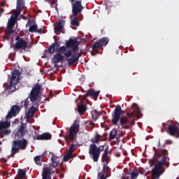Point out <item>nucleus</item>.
Wrapping results in <instances>:
<instances>
[{"instance_id": "nucleus-1", "label": "nucleus", "mask_w": 179, "mask_h": 179, "mask_svg": "<svg viewBox=\"0 0 179 179\" xmlns=\"http://www.w3.org/2000/svg\"><path fill=\"white\" fill-rule=\"evenodd\" d=\"M122 114V108L120 105H117L111 115L113 125H117L120 122L122 129H130L131 127L135 125V120H129L125 116H121Z\"/></svg>"}, {"instance_id": "nucleus-2", "label": "nucleus", "mask_w": 179, "mask_h": 179, "mask_svg": "<svg viewBox=\"0 0 179 179\" xmlns=\"http://www.w3.org/2000/svg\"><path fill=\"white\" fill-rule=\"evenodd\" d=\"M29 141L26 138H22L20 140H15L12 142L11 145V157H15L16 153H19V150H26L27 148V144Z\"/></svg>"}, {"instance_id": "nucleus-3", "label": "nucleus", "mask_w": 179, "mask_h": 179, "mask_svg": "<svg viewBox=\"0 0 179 179\" xmlns=\"http://www.w3.org/2000/svg\"><path fill=\"white\" fill-rule=\"evenodd\" d=\"M79 128H80L79 120H75L73 125H71L69 129V134L64 136V139L66 142L76 141V138H78V132H79Z\"/></svg>"}, {"instance_id": "nucleus-4", "label": "nucleus", "mask_w": 179, "mask_h": 179, "mask_svg": "<svg viewBox=\"0 0 179 179\" xmlns=\"http://www.w3.org/2000/svg\"><path fill=\"white\" fill-rule=\"evenodd\" d=\"M16 43L13 46V42L10 43V48L14 47V50L19 51V50H24L26 51L27 48H31V46L29 45V41L24 38H21L20 36L15 38Z\"/></svg>"}, {"instance_id": "nucleus-5", "label": "nucleus", "mask_w": 179, "mask_h": 179, "mask_svg": "<svg viewBox=\"0 0 179 179\" xmlns=\"http://www.w3.org/2000/svg\"><path fill=\"white\" fill-rule=\"evenodd\" d=\"M104 150V145L97 147L96 144H91L89 148V155L94 162H99L100 153Z\"/></svg>"}, {"instance_id": "nucleus-6", "label": "nucleus", "mask_w": 179, "mask_h": 179, "mask_svg": "<svg viewBox=\"0 0 179 179\" xmlns=\"http://www.w3.org/2000/svg\"><path fill=\"white\" fill-rule=\"evenodd\" d=\"M67 50H68V47H66V46L65 45L61 46V42L55 41V43L50 45L48 48V50L45 51V52L48 51L49 54H54L55 51H57V52H59V54H64V52H66Z\"/></svg>"}, {"instance_id": "nucleus-7", "label": "nucleus", "mask_w": 179, "mask_h": 179, "mask_svg": "<svg viewBox=\"0 0 179 179\" xmlns=\"http://www.w3.org/2000/svg\"><path fill=\"white\" fill-rule=\"evenodd\" d=\"M157 155L158 157H160V156H162V159L161 162L158 161V163L155 164L154 169L155 170H162L163 167H164V163L167 162V159H169V151L166 150H159Z\"/></svg>"}, {"instance_id": "nucleus-8", "label": "nucleus", "mask_w": 179, "mask_h": 179, "mask_svg": "<svg viewBox=\"0 0 179 179\" xmlns=\"http://www.w3.org/2000/svg\"><path fill=\"white\" fill-rule=\"evenodd\" d=\"M22 108H23V102L12 106L6 116V120H12L13 117H16L20 113Z\"/></svg>"}, {"instance_id": "nucleus-9", "label": "nucleus", "mask_w": 179, "mask_h": 179, "mask_svg": "<svg viewBox=\"0 0 179 179\" xmlns=\"http://www.w3.org/2000/svg\"><path fill=\"white\" fill-rule=\"evenodd\" d=\"M24 0H17L16 11L13 15H11L8 21L16 23L17 22V17L23 9H24Z\"/></svg>"}, {"instance_id": "nucleus-10", "label": "nucleus", "mask_w": 179, "mask_h": 179, "mask_svg": "<svg viewBox=\"0 0 179 179\" xmlns=\"http://www.w3.org/2000/svg\"><path fill=\"white\" fill-rule=\"evenodd\" d=\"M40 90H41V85L37 83L30 92L29 98L30 99L31 103H34V106H37V104L34 103L38 100V97L40 96Z\"/></svg>"}, {"instance_id": "nucleus-11", "label": "nucleus", "mask_w": 179, "mask_h": 179, "mask_svg": "<svg viewBox=\"0 0 179 179\" xmlns=\"http://www.w3.org/2000/svg\"><path fill=\"white\" fill-rule=\"evenodd\" d=\"M72 6V15L76 17L77 15L82 13V10L85 9V7L82 6V1H76L71 3Z\"/></svg>"}, {"instance_id": "nucleus-12", "label": "nucleus", "mask_w": 179, "mask_h": 179, "mask_svg": "<svg viewBox=\"0 0 179 179\" xmlns=\"http://www.w3.org/2000/svg\"><path fill=\"white\" fill-rule=\"evenodd\" d=\"M50 160L51 163L50 164V166L44 167L43 172L45 169L50 168L52 169L51 174H54V171H57V173H58V169H57V167H58V164H59V159H58V156L52 153L50 157Z\"/></svg>"}, {"instance_id": "nucleus-13", "label": "nucleus", "mask_w": 179, "mask_h": 179, "mask_svg": "<svg viewBox=\"0 0 179 179\" xmlns=\"http://www.w3.org/2000/svg\"><path fill=\"white\" fill-rule=\"evenodd\" d=\"M110 43V38L107 37H103L99 40H97L93 45H92V50L96 51L99 50V48H101V47H104V45H107Z\"/></svg>"}, {"instance_id": "nucleus-14", "label": "nucleus", "mask_w": 179, "mask_h": 179, "mask_svg": "<svg viewBox=\"0 0 179 179\" xmlns=\"http://www.w3.org/2000/svg\"><path fill=\"white\" fill-rule=\"evenodd\" d=\"M67 48H72L73 52L76 54L79 51V42L76 39L70 38L66 41Z\"/></svg>"}, {"instance_id": "nucleus-15", "label": "nucleus", "mask_w": 179, "mask_h": 179, "mask_svg": "<svg viewBox=\"0 0 179 179\" xmlns=\"http://www.w3.org/2000/svg\"><path fill=\"white\" fill-rule=\"evenodd\" d=\"M131 113H127L126 118L129 120H132V117L134 115H136L137 117H141L142 113H141V110H139V107L136 104H133L131 107Z\"/></svg>"}, {"instance_id": "nucleus-16", "label": "nucleus", "mask_w": 179, "mask_h": 179, "mask_svg": "<svg viewBox=\"0 0 179 179\" xmlns=\"http://www.w3.org/2000/svg\"><path fill=\"white\" fill-rule=\"evenodd\" d=\"M27 124L23 122H21L20 127H18L17 131H15V136L17 138H22L26 134V128Z\"/></svg>"}, {"instance_id": "nucleus-17", "label": "nucleus", "mask_w": 179, "mask_h": 179, "mask_svg": "<svg viewBox=\"0 0 179 179\" xmlns=\"http://www.w3.org/2000/svg\"><path fill=\"white\" fill-rule=\"evenodd\" d=\"M55 28L59 33H62L63 34H65V29L64 27L65 26V20H59L55 24Z\"/></svg>"}, {"instance_id": "nucleus-18", "label": "nucleus", "mask_w": 179, "mask_h": 179, "mask_svg": "<svg viewBox=\"0 0 179 179\" xmlns=\"http://www.w3.org/2000/svg\"><path fill=\"white\" fill-rule=\"evenodd\" d=\"M80 57H81L80 53H76V54H73L71 58L67 59V62L69 66H71V65H73V64H75L76 62H78Z\"/></svg>"}, {"instance_id": "nucleus-19", "label": "nucleus", "mask_w": 179, "mask_h": 179, "mask_svg": "<svg viewBox=\"0 0 179 179\" xmlns=\"http://www.w3.org/2000/svg\"><path fill=\"white\" fill-rule=\"evenodd\" d=\"M11 80L12 83L15 82V83H19V77L20 76V71L19 69H14L13 71L11 72Z\"/></svg>"}, {"instance_id": "nucleus-20", "label": "nucleus", "mask_w": 179, "mask_h": 179, "mask_svg": "<svg viewBox=\"0 0 179 179\" xmlns=\"http://www.w3.org/2000/svg\"><path fill=\"white\" fill-rule=\"evenodd\" d=\"M64 59L65 57L62 56L61 53H57L53 56L52 62H53V64H59V62H62Z\"/></svg>"}, {"instance_id": "nucleus-21", "label": "nucleus", "mask_w": 179, "mask_h": 179, "mask_svg": "<svg viewBox=\"0 0 179 179\" xmlns=\"http://www.w3.org/2000/svg\"><path fill=\"white\" fill-rule=\"evenodd\" d=\"M51 173H52L51 168H45L42 173V179H51Z\"/></svg>"}, {"instance_id": "nucleus-22", "label": "nucleus", "mask_w": 179, "mask_h": 179, "mask_svg": "<svg viewBox=\"0 0 179 179\" xmlns=\"http://www.w3.org/2000/svg\"><path fill=\"white\" fill-rule=\"evenodd\" d=\"M100 94V91H94V90H89L87 91L86 94L84 95L85 99L90 96L91 97H97Z\"/></svg>"}, {"instance_id": "nucleus-23", "label": "nucleus", "mask_w": 179, "mask_h": 179, "mask_svg": "<svg viewBox=\"0 0 179 179\" xmlns=\"http://www.w3.org/2000/svg\"><path fill=\"white\" fill-rule=\"evenodd\" d=\"M52 138V136L50 133H43L41 136L36 137L37 141H49V139H51Z\"/></svg>"}, {"instance_id": "nucleus-24", "label": "nucleus", "mask_w": 179, "mask_h": 179, "mask_svg": "<svg viewBox=\"0 0 179 179\" xmlns=\"http://www.w3.org/2000/svg\"><path fill=\"white\" fill-rule=\"evenodd\" d=\"M87 110V107L86 105H77V111L80 114V115H83L85 113H86V110Z\"/></svg>"}, {"instance_id": "nucleus-25", "label": "nucleus", "mask_w": 179, "mask_h": 179, "mask_svg": "<svg viewBox=\"0 0 179 179\" xmlns=\"http://www.w3.org/2000/svg\"><path fill=\"white\" fill-rule=\"evenodd\" d=\"M162 170L155 169H152V178L159 179L160 178V176H162Z\"/></svg>"}, {"instance_id": "nucleus-26", "label": "nucleus", "mask_w": 179, "mask_h": 179, "mask_svg": "<svg viewBox=\"0 0 179 179\" xmlns=\"http://www.w3.org/2000/svg\"><path fill=\"white\" fill-rule=\"evenodd\" d=\"M34 113H36V107L31 106L29 110L26 115L27 120H30L31 117H33L34 115Z\"/></svg>"}, {"instance_id": "nucleus-27", "label": "nucleus", "mask_w": 179, "mask_h": 179, "mask_svg": "<svg viewBox=\"0 0 179 179\" xmlns=\"http://www.w3.org/2000/svg\"><path fill=\"white\" fill-rule=\"evenodd\" d=\"M45 153H47V151L45 152L43 155H38L34 157V160L36 163V164H38L39 166H41V163H43V159H44V157H43V156H44L45 155Z\"/></svg>"}, {"instance_id": "nucleus-28", "label": "nucleus", "mask_w": 179, "mask_h": 179, "mask_svg": "<svg viewBox=\"0 0 179 179\" xmlns=\"http://www.w3.org/2000/svg\"><path fill=\"white\" fill-rule=\"evenodd\" d=\"M91 114H92V120H94V121H97L100 115H101L102 113L99 112L96 110H94L91 112Z\"/></svg>"}, {"instance_id": "nucleus-29", "label": "nucleus", "mask_w": 179, "mask_h": 179, "mask_svg": "<svg viewBox=\"0 0 179 179\" xmlns=\"http://www.w3.org/2000/svg\"><path fill=\"white\" fill-rule=\"evenodd\" d=\"M16 85H17V83L10 80V85L7 87V90H10L9 92L13 93V92L16 91Z\"/></svg>"}, {"instance_id": "nucleus-30", "label": "nucleus", "mask_w": 179, "mask_h": 179, "mask_svg": "<svg viewBox=\"0 0 179 179\" xmlns=\"http://www.w3.org/2000/svg\"><path fill=\"white\" fill-rule=\"evenodd\" d=\"M100 139H101V136L96 133V136H94L90 139V142L92 143V145H96V143H99L100 142Z\"/></svg>"}, {"instance_id": "nucleus-31", "label": "nucleus", "mask_w": 179, "mask_h": 179, "mask_svg": "<svg viewBox=\"0 0 179 179\" xmlns=\"http://www.w3.org/2000/svg\"><path fill=\"white\" fill-rule=\"evenodd\" d=\"M10 127V122L8 121L0 122V131H3V129H6V128H9Z\"/></svg>"}, {"instance_id": "nucleus-32", "label": "nucleus", "mask_w": 179, "mask_h": 179, "mask_svg": "<svg viewBox=\"0 0 179 179\" xmlns=\"http://www.w3.org/2000/svg\"><path fill=\"white\" fill-rule=\"evenodd\" d=\"M117 134L118 131H117V129H113L109 133V139H110V141H113V139L117 136Z\"/></svg>"}, {"instance_id": "nucleus-33", "label": "nucleus", "mask_w": 179, "mask_h": 179, "mask_svg": "<svg viewBox=\"0 0 179 179\" xmlns=\"http://www.w3.org/2000/svg\"><path fill=\"white\" fill-rule=\"evenodd\" d=\"M24 176H26V171H24L23 169H19L17 175V178L23 179Z\"/></svg>"}, {"instance_id": "nucleus-34", "label": "nucleus", "mask_w": 179, "mask_h": 179, "mask_svg": "<svg viewBox=\"0 0 179 179\" xmlns=\"http://www.w3.org/2000/svg\"><path fill=\"white\" fill-rule=\"evenodd\" d=\"M71 159H73V155L71 152H67L66 155L64 156L63 160L64 162H69Z\"/></svg>"}, {"instance_id": "nucleus-35", "label": "nucleus", "mask_w": 179, "mask_h": 179, "mask_svg": "<svg viewBox=\"0 0 179 179\" xmlns=\"http://www.w3.org/2000/svg\"><path fill=\"white\" fill-rule=\"evenodd\" d=\"M37 29H38V25H37V24H34L31 25L29 29V31H30V33H36Z\"/></svg>"}, {"instance_id": "nucleus-36", "label": "nucleus", "mask_w": 179, "mask_h": 179, "mask_svg": "<svg viewBox=\"0 0 179 179\" xmlns=\"http://www.w3.org/2000/svg\"><path fill=\"white\" fill-rule=\"evenodd\" d=\"M73 19L71 20V24L72 26H77V27H79V20H78V18L76 17V16H73Z\"/></svg>"}, {"instance_id": "nucleus-37", "label": "nucleus", "mask_w": 179, "mask_h": 179, "mask_svg": "<svg viewBox=\"0 0 179 179\" xmlns=\"http://www.w3.org/2000/svg\"><path fill=\"white\" fill-rule=\"evenodd\" d=\"M102 159H104V160H108V147L105 148Z\"/></svg>"}, {"instance_id": "nucleus-38", "label": "nucleus", "mask_w": 179, "mask_h": 179, "mask_svg": "<svg viewBox=\"0 0 179 179\" xmlns=\"http://www.w3.org/2000/svg\"><path fill=\"white\" fill-rule=\"evenodd\" d=\"M75 150H76V145L71 143L69 148L68 152L73 154Z\"/></svg>"}, {"instance_id": "nucleus-39", "label": "nucleus", "mask_w": 179, "mask_h": 179, "mask_svg": "<svg viewBox=\"0 0 179 179\" xmlns=\"http://www.w3.org/2000/svg\"><path fill=\"white\" fill-rule=\"evenodd\" d=\"M22 103L23 107H24L25 110H27L29 108V103L30 101H29V98H27L24 101H21Z\"/></svg>"}, {"instance_id": "nucleus-40", "label": "nucleus", "mask_w": 179, "mask_h": 179, "mask_svg": "<svg viewBox=\"0 0 179 179\" xmlns=\"http://www.w3.org/2000/svg\"><path fill=\"white\" fill-rule=\"evenodd\" d=\"M138 176H139V172L134 171L131 173L130 179H137Z\"/></svg>"}, {"instance_id": "nucleus-41", "label": "nucleus", "mask_w": 179, "mask_h": 179, "mask_svg": "<svg viewBox=\"0 0 179 179\" xmlns=\"http://www.w3.org/2000/svg\"><path fill=\"white\" fill-rule=\"evenodd\" d=\"M109 170H110V167L108 166L106 164H103L102 174H105V175L107 174Z\"/></svg>"}, {"instance_id": "nucleus-42", "label": "nucleus", "mask_w": 179, "mask_h": 179, "mask_svg": "<svg viewBox=\"0 0 179 179\" xmlns=\"http://www.w3.org/2000/svg\"><path fill=\"white\" fill-rule=\"evenodd\" d=\"M13 28H9L7 27V29H6V34L7 36H10L11 34H13Z\"/></svg>"}, {"instance_id": "nucleus-43", "label": "nucleus", "mask_w": 179, "mask_h": 179, "mask_svg": "<svg viewBox=\"0 0 179 179\" xmlns=\"http://www.w3.org/2000/svg\"><path fill=\"white\" fill-rule=\"evenodd\" d=\"M64 57H66V58H69L70 57H72V50H66L64 52Z\"/></svg>"}, {"instance_id": "nucleus-44", "label": "nucleus", "mask_w": 179, "mask_h": 179, "mask_svg": "<svg viewBox=\"0 0 179 179\" xmlns=\"http://www.w3.org/2000/svg\"><path fill=\"white\" fill-rule=\"evenodd\" d=\"M15 22H13L12 21L8 20V24H7V27L13 29V27H15Z\"/></svg>"}, {"instance_id": "nucleus-45", "label": "nucleus", "mask_w": 179, "mask_h": 179, "mask_svg": "<svg viewBox=\"0 0 179 179\" xmlns=\"http://www.w3.org/2000/svg\"><path fill=\"white\" fill-rule=\"evenodd\" d=\"M129 173L122 174L121 179H129Z\"/></svg>"}, {"instance_id": "nucleus-46", "label": "nucleus", "mask_w": 179, "mask_h": 179, "mask_svg": "<svg viewBox=\"0 0 179 179\" xmlns=\"http://www.w3.org/2000/svg\"><path fill=\"white\" fill-rule=\"evenodd\" d=\"M1 134H3V135H9V134H10V130L9 129L2 130Z\"/></svg>"}, {"instance_id": "nucleus-47", "label": "nucleus", "mask_w": 179, "mask_h": 179, "mask_svg": "<svg viewBox=\"0 0 179 179\" xmlns=\"http://www.w3.org/2000/svg\"><path fill=\"white\" fill-rule=\"evenodd\" d=\"M155 159H150L149 161H148V163H149V164H150V166H155Z\"/></svg>"}, {"instance_id": "nucleus-48", "label": "nucleus", "mask_w": 179, "mask_h": 179, "mask_svg": "<svg viewBox=\"0 0 179 179\" xmlns=\"http://www.w3.org/2000/svg\"><path fill=\"white\" fill-rule=\"evenodd\" d=\"M95 51H96V52H95ZM96 52H99V50H97V49H96V50H93V51L91 52V54H92V55L93 57H94L95 55H97Z\"/></svg>"}, {"instance_id": "nucleus-49", "label": "nucleus", "mask_w": 179, "mask_h": 179, "mask_svg": "<svg viewBox=\"0 0 179 179\" xmlns=\"http://www.w3.org/2000/svg\"><path fill=\"white\" fill-rule=\"evenodd\" d=\"M36 33H38L39 34H43V29H36Z\"/></svg>"}, {"instance_id": "nucleus-50", "label": "nucleus", "mask_w": 179, "mask_h": 179, "mask_svg": "<svg viewBox=\"0 0 179 179\" xmlns=\"http://www.w3.org/2000/svg\"><path fill=\"white\" fill-rule=\"evenodd\" d=\"M45 2H48L51 5V8H52V3H54V1H51V0H45Z\"/></svg>"}, {"instance_id": "nucleus-51", "label": "nucleus", "mask_w": 179, "mask_h": 179, "mask_svg": "<svg viewBox=\"0 0 179 179\" xmlns=\"http://www.w3.org/2000/svg\"><path fill=\"white\" fill-rule=\"evenodd\" d=\"M100 179H107V177H106V175L102 173V175L101 176Z\"/></svg>"}, {"instance_id": "nucleus-52", "label": "nucleus", "mask_w": 179, "mask_h": 179, "mask_svg": "<svg viewBox=\"0 0 179 179\" xmlns=\"http://www.w3.org/2000/svg\"><path fill=\"white\" fill-rule=\"evenodd\" d=\"M164 166H166V167H169L170 166V162H167L166 163H164Z\"/></svg>"}, {"instance_id": "nucleus-53", "label": "nucleus", "mask_w": 179, "mask_h": 179, "mask_svg": "<svg viewBox=\"0 0 179 179\" xmlns=\"http://www.w3.org/2000/svg\"><path fill=\"white\" fill-rule=\"evenodd\" d=\"M20 16H21V17H22L24 20H26V19H27L26 16H24V15H21Z\"/></svg>"}, {"instance_id": "nucleus-54", "label": "nucleus", "mask_w": 179, "mask_h": 179, "mask_svg": "<svg viewBox=\"0 0 179 179\" xmlns=\"http://www.w3.org/2000/svg\"><path fill=\"white\" fill-rule=\"evenodd\" d=\"M123 155H124V156H128V152H127V151H124L123 152Z\"/></svg>"}, {"instance_id": "nucleus-55", "label": "nucleus", "mask_w": 179, "mask_h": 179, "mask_svg": "<svg viewBox=\"0 0 179 179\" xmlns=\"http://www.w3.org/2000/svg\"><path fill=\"white\" fill-rule=\"evenodd\" d=\"M60 169H61L62 171H65V169H64V167L61 166Z\"/></svg>"}, {"instance_id": "nucleus-56", "label": "nucleus", "mask_w": 179, "mask_h": 179, "mask_svg": "<svg viewBox=\"0 0 179 179\" xmlns=\"http://www.w3.org/2000/svg\"><path fill=\"white\" fill-rule=\"evenodd\" d=\"M71 3H73L74 1H76V0H69Z\"/></svg>"}, {"instance_id": "nucleus-57", "label": "nucleus", "mask_w": 179, "mask_h": 179, "mask_svg": "<svg viewBox=\"0 0 179 179\" xmlns=\"http://www.w3.org/2000/svg\"><path fill=\"white\" fill-rule=\"evenodd\" d=\"M167 142H170V143H167ZM166 143L169 145V144L171 143V141L170 140L166 141Z\"/></svg>"}, {"instance_id": "nucleus-58", "label": "nucleus", "mask_w": 179, "mask_h": 179, "mask_svg": "<svg viewBox=\"0 0 179 179\" xmlns=\"http://www.w3.org/2000/svg\"><path fill=\"white\" fill-rule=\"evenodd\" d=\"M53 125H55V122H53Z\"/></svg>"}, {"instance_id": "nucleus-59", "label": "nucleus", "mask_w": 179, "mask_h": 179, "mask_svg": "<svg viewBox=\"0 0 179 179\" xmlns=\"http://www.w3.org/2000/svg\"><path fill=\"white\" fill-rule=\"evenodd\" d=\"M138 169L136 167L135 169H134V170H137Z\"/></svg>"}, {"instance_id": "nucleus-60", "label": "nucleus", "mask_w": 179, "mask_h": 179, "mask_svg": "<svg viewBox=\"0 0 179 179\" xmlns=\"http://www.w3.org/2000/svg\"><path fill=\"white\" fill-rule=\"evenodd\" d=\"M141 174H143V172H141Z\"/></svg>"}, {"instance_id": "nucleus-61", "label": "nucleus", "mask_w": 179, "mask_h": 179, "mask_svg": "<svg viewBox=\"0 0 179 179\" xmlns=\"http://www.w3.org/2000/svg\"><path fill=\"white\" fill-rule=\"evenodd\" d=\"M95 100H97V98H96V99H95Z\"/></svg>"}, {"instance_id": "nucleus-62", "label": "nucleus", "mask_w": 179, "mask_h": 179, "mask_svg": "<svg viewBox=\"0 0 179 179\" xmlns=\"http://www.w3.org/2000/svg\"><path fill=\"white\" fill-rule=\"evenodd\" d=\"M0 152H1V149H0Z\"/></svg>"}]
</instances>
